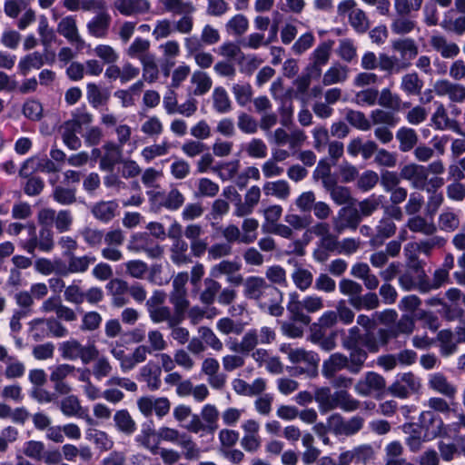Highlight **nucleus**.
<instances>
[{
	"mask_svg": "<svg viewBox=\"0 0 465 465\" xmlns=\"http://www.w3.org/2000/svg\"><path fill=\"white\" fill-rule=\"evenodd\" d=\"M232 93L236 103L242 106H246L252 100V87L247 82H238L232 85Z\"/></svg>",
	"mask_w": 465,
	"mask_h": 465,
	"instance_id": "nucleus-18",
	"label": "nucleus"
},
{
	"mask_svg": "<svg viewBox=\"0 0 465 465\" xmlns=\"http://www.w3.org/2000/svg\"><path fill=\"white\" fill-rule=\"evenodd\" d=\"M418 29L417 21L411 15L394 16L391 24V30L397 35H406Z\"/></svg>",
	"mask_w": 465,
	"mask_h": 465,
	"instance_id": "nucleus-11",
	"label": "nucleus"
},
{
	"mask_svg": "<svg viewBox=\"0 0 465 465\" xmlns=\"http://www.w3.org/2000/svg\"><path fill=\"white\" fill-rule=\"evenodd\" d=\"M384 199L383 195L376 196L375 194H371L369 198L364 199L363 201L359 203L360 213L361 216H370L372 214L374 211H376L379 206L381 204L382 200Z\"/></svg>",
	"mask_w": 465,
	"mask_h": 465,
	"instance_id": "nucleus-42",
	"label": "nucleus"
},
{
	"mask_svg": "<svg viewBox=\"0 0 465 465\" xmlns=\"http://www.w3.org/2000/svg\"><path fill=\"white\" fill-rule=\"evenodd\" d=\"M314 43V36L312 33H305L302 35L296 42L292 45V51L296 54H302L310 49Z\"/></svg>",
	"mask_w": 465,
	"mask_h": 465,
	"instance_id": "nucleus-56",
	"label": "nucleus"
},
{
	"mask_svg": "<svg viewBox=\"0 0 465 465\" xmlns=\"http://www.w3.org/2000/svg\"><path fill=\"white\" fill-rule=\"evenodd\" d=\"M349 359L342 353L336 352L330 356V358L323 361L322 375L327 378H332L337 371L347 368Z\"/></svg>",
	"mask_w": 465,
	"mask_h": 465,
	"instance_id": "nucleus-10",
	"label": "nucleus"
},
{
	"mask_svg": "<svg viewBox=\"0 0 465 465\" xmlns=\"http://www.w3.org/2000/svg\"><path fill=\"white\" fill-rule=\"evenodd\" d=\"M380 182L386 192H391L400 183L401 176L396 172L382 170Z\"/></svg>",
	"mask_w": 465,
	"mask_h": 465,
	"instance_id": "nucleus-52",
	"label": "nucleus"
},
{
	"mask_svg": "<svg viewBox=\"0 0 465 465\" xmlns=\"http://www.w3.org/2000/svg\"><path fill=\"white\" fill-rule=\"evenodd\" d=\"M191 68L187 64H180L172 73V81L170 88H178L183 81L189 76Z\"/></svg>",
	"mask_w": 465,
	"mask_h": 465,
	"instance_id": "nucleus-53",
	"label": "nucleus"
},
{
	"mask_svg": "<svg viewBox=\"0 0 465 465\" xmlns=\"http://www.w3.org/2000/svg\"><path fill=\"white\" fill-rule=\"evenodd\" d=\"M433 90L439 96L448 95L452 102L461 103L465 100V85L440 79L433 84Z\"/></svg>",
	"mask_w": 465,
	"mask_h": 465,
	"instance_id": "nucleus-3",
	"label": "nucleus"
},
{
	"mask_svg": "<svg viewBox=\"0 0 465 465\" xmlns=\"http://www.w3.org/2000/svg\"><path fill=\"white\" fill-rule=\"evenodd\" d=\"M350 352L348 370L351 373H359L368 358V353L365 350L361 348L359 345H354L353 348L348 349Z\"/></svg>",
	"mask_w": 465,
	"mask_h": 465,
	"instance_id": "nucleus-25",
	"label": "nucleus"
},
{
	"mask_svg": "<svg viewBox=\"0 0 465 465\" xmlns=\"http://www.w3.org/2000/svg\"><path fill=\"white\" fill-rule=\"evenodd\" d=\"M204 283L206 285V288L201 293L200 300L203 303L210 305L214 302L215 295L217 292L221 289V284L211 278H206L204 280Z\"/></svg>",
	"mask_w": 465,
	"mask_h": 465,
	"instance_id": "nucleus-43",
	"label": "nucleus"
},
{
	"mask_svg": "<svg viewBox=\"0 0 465 465\" xmlns=\"http://www.w3.org/2000/svg\"><path fill=\"white\" fill-rule=\"evenodd\" d=\"M337 53L342 60L350 63L356 56V47L351 40L342 39L340 41Z\"/></svg>",
	"mask_w": 465,
	"mask_h": 465,
	"instance_id": "nucleus-51",
	"label": "nucleus"
},
{
	"mask_svg": "<svg viewBox=\"0 0 465 465\" xmlns=\"http://www.w3.org/2000/svg\"><path fill=\"white\" fill-rule=\"evenodd\" d=\"M331 45L328 43L321 44L313 52V63L308 68L315 72V77H320L322 74L321 67L326 64L330 59Z\"/></svg>",
	"mask_w": 465,
	"mask_h": 465,
	"instance_id": "nucleus-13",
	"label": "nucleus"
},
{
	"mask_svg": "<svg viewBox=\"0 0 465 465\" xmlns=\"http://www.w3.org/2000/svg\"><path fill=\"white\" fill-rule=\"evenodd\" d=\"M375 163L381 166L394 167L397 163V154L385 149H380L375 156Z\"/></svg>",
	"mask_w": 465,
	"mask_h": 465,
	"instance_id": "nucleus-64",
	"label": "nucleus"
},
{
	"mask_svg": "<svg viewBox=\"0 0 465 465\" xmlns=\"http://www.w3.org/2000/svg\"><path fill=\"white\" fill-rule=\"evenodd\" d=\"M212 98L213 107L215 108L217 113L226 114L230 111L232 107V102L229 98L226 90L223 87H215L213 89Z\"/></svg>",
	"mask_w": 465,
	"mask_h": 465,
	"instance_id": "nucleus-26",
	"label": "nucleus"
},
{
	"mask_svg": "<svg viewBox=\"0 0 465 465\" xmlns=\"http://www.w3.org/2000/svg\"><path fill=\"white\" fill-rule=\"evenodd\" d=\"M423 87V81L417 73H408L401 77V89L409 95H418Z\"/></svg>",
	"mask_w": 465,
	"mask_h": 465,
	"instance_id": "nucleus-20",
	"label": "nucleus"
},
{
	"mask_svg": "<svg viewBox=\"0 0 465 465\" xmlns=\"http://www.w3.org/2000/svg\"><path fill=\"white\" fill-rule=\"evenodd\" d=\"M429 385L431 389L439 391L440 393L449 398H453L456 393L455 387L450 384L446 377L440 372L435 373L431 376L429 381Z\"/></svg>",
	"mask_w": 465,
	"mask_h": 465,
	"instance_id": "nucleus-23",
	"label": "nucleus"
},
{
	"mask_svg": "<svg viewBox=\"0 0 465 465\" xmlns=\"http://www.w3.org/2000/svg\"><path fill=\"white\" fill-rule=\"evenodd\" d=\"M225 29L230 35L242 36L249 29V20L244 15L236 14L226 22Z\"/></svg>",
	"mask_w": 465,
	"mask_h": 465,
	"instance_id": "nucleus-22",
	"label": "nucleus"
},
{
	"mask_svg": "<svg viewBox=\"0 0 465 465\" xmlns=\"http://www.w3.org/2000/svg\"><path fill=\"white\" fill-rule=\"evenodd\" d=\"M45 64L44 55L39 52L31 53L23 57L18 63V68L23 75H26L32 69H39Z\"/></svg>",
	"mask_w": 465,
	"mask_h": 465,
	"instance_id": "nucleus-24",
	"label": "nucleus"
},
{
	"mask_svg": "<svg viewBox=\"0 0 465 465\" xmlns=\"http://www.w3.org/2000/svg\"><path fill=\"white\" fill-rule=\"evenodd\" d=\"M92 121V118H72L68 121L64 122L63 125L60 126V130H63L64 133L74 134L82 132L83 124H88Z\"/></svg>",
	"mask_w": 465,
	"mask_h": 465,
	"instance_id": "nucleus-55",
	"label": "nucleus"
},
{
	"mask_svg": "<svg viewBox=\"0 0 465 465\" xmlns=\"http://www.w3.org/2000/svg\"><path fill=\"white\" fill-rule=\"evenodd\" d=\"M80 349L81 343L74 339L71 341H64L59 346L62 357L67 360L77 359Z\"/></svg>",
	"mask_w": 465,
	"mask_h": 465,
	"instance_id": "nucleus-46",
	"label": "nucleus"
},
{
	"mask_svg": "<svg viewBox=\"0 0 465 465\" xmlns=\"http://www.w3.org/2000/svg\"><path fill=\"white\" fill-rule=\"evenodd\" d=\"M102 322L101 315L96 312H86L82 321L81 330L82 331H94L96 330Z\"/></svg>",
	"mask_w": 465,
	"mask_h": 465,
	"instance_id": "nucleus-61",
	"label": "nucleus"
},
{
	"mask_svg": "<svg viewBox=\"0 0 465 465\" xmlns=\"http://www.w3.org/2000/svg\"><path fill=\"white\" fill-rule=\"evenodd\" d=\"M418 425L424 430L422 441H429L437 437H448L442 419L433 411H422L420 414Z\"/></svg>",
	"mask_w": 465,
	"mask_h": 465,
	"instance_id": "nucleus-1",
	"label": "nucleus"
},
{
	"mask_svg": "<svg viewBox=\"0 0 465 465\" xmlns=\"http://www.w3.org/2000/svg\"><path fill=\"white\" fill-rule=\"evenodd\" d=\"M440 25L446 32L462 35L465 34V15L457 17L445 15Z\"/></svg>",
	"mask_w": 465,
	"mask_h": 465,
	"instance_id": "nucleus-27",
	"label": "nucleus"
},
{
	"mask_svg": "<svg viewBox=\"0 0 465 465\" xmlns=\"http://www.w3.org/2000/svg\"><path fill=\"white\" fill-rule=\"evenodd\" d=\"M270 93L274 100L281 101L283 107L286 106V104L291 103V100L286 97L283 81L280 77L272 83Z\"/></svg>",
	"mask_w": 465,
	"mask_h": 465,
	"instance_id": "nucleus-54",
	"label": "nucleus"
},
{
	"mask_svg": "<svg viewBox=\"0 0 465 465\" xmlns=\"http://www.w3.org/2000/svg\"><path fill=\"white\" fill-rule=\"evenodd\" d=\"M292 279L297 288L301 291H305L312 285V274L306 269L298 268L292 273Z\"/></svg>",
	"mask_w": 465,
	"mask_h": 465,
	"instance_id": "nucleus-45",
	"label": "nucleus"
},
{
	"mask_svg": "<svg viewBox=\"0 0 465 465\" xmlns=\"http://www.w3.org/2000/svg\"><path fill=\"white\" fill-rule=\"evenodd\" d=\"M46 324L49 335L52 334L54 337L61 338L67 335V329L55 318L51 317L48 319L45 318H35L29 322L31 325V330H33L37 325Z\"/></svg>",
	"mask_w": 465,
	"mask_h": 465,
	"instance_id": "nucleus-17",
	"label": "nucleus"
},
{
	"mask_svg": "<svg viewBox=\"0 0 465 465\" xmlns=\"http://www.w3.org/2000/svg\"><path fill=\"white\" fill-rule=\"evenodd\" d=\"M248 155L253 158H263L267 155V146L261 139H252L247 147Z\"/></svg>",
	"mask_w": 465,
	"mask_h": 465,
	"instance_id": "nucleus-63",
	"label": "nucleus"
},
{
	"mask_svg": "<svg viewBox=\"0 0 465 465\" xmlns=\"http://www.w3.org/2000/svg\"><path fill=\"white\" fill-rule=\"evenodd\" d=\"M54 199L61 204H71L76 201L75 190L56 186L53 193Z\"/></svg>",
	"mask_w": 465,
	"mask_h": 465,
	"instance_id": "nucleus-50",
	"label": "nucleus"
},
{
	"mask_svg": "<svg viewBox=\"0 0 465 465\" xmlns=\"http://www.w3.org/2000/svg\"><path fill=\"white\" fill-rule=\"evenodd\" d=\"M393 51L401 54V61L398 69H407L411 66V61L418 55L419 48L412 38H400L391 43Z\"/></svg>",
	"mask_w": 465,
	"mask_h": 465,
	"instance_id": "nucleus-2",
	"label": "nucleus"
},
{
	"mask_svg": "<svg viewBox=\"0 0 465 465\" xmlns=\"http://www.w3.org/2000/svg\"><path fill=\"white\" fill-rule=\"evenodd\" d=\"M379 182V175L376 172L368 170L361 173L357 181L358 188L362 192L372 189Z\"/></svg>",
	"mask_w": 465,
	"mask_h": 465,
	"instance_id": "nucleus-44",
	"label": "nucleus"
},
{
	"mask_svg": "<svg viewBox=\"0 0 465 465\" xmlns=\"http://www.w3.org/2000/svg\"><path fill=\"white\" fill-rule=\"evenodd\" d=\"M378 95V89L366 88L356 93L353 100L358 105L373 106L377 103Z\"/></svg>",
	"mask_w": 465,
	"mask_h": 465,
	"instance_id": "nucleus-40",
	"label": "nucleus"
},
{
	"mask_svg": "<svg viewBox=\"0 0 465 465\" xmlns=\"http://www.w3.org/2000/svg\"><path fill=\"white\" fill-rule=\"evenodd\" d=\"M151 4L148 0H127L120 5L118 11L125 16L143 15L150 10Z\"/></svg>",
	"mask_w": 465,
	"mask_h": 465,
	"instance_id": "nucleus-21",
	"label": "nucleus"
},
{
	"mask_svg": "<svg viewBox=\"0 0 465 465\" xmlns=\"http://www.w3.org/2000/svg\"><path fill=\"white\" fill-rule=\"evenodd\" d=\"M339 217L344 222L343 227L356 230L362 220L359 210L351 206L342 207L339 211Z\"/></svg>",
	"mask_w": 465,
	"mask_h": 465,
	"instance_id": "nucleus-28",
	"label": "nucleus"
},
{
	"mask_svg": "<svg viewBox=\"0 0 465 465\" xmlns=\"http://www.w3.org/2000/svg\"><path fill=\"white\" fill-rule=\"evenodd\" d=\"M314 399L319 403V409L322 413H326L335 409V404H332L333 395H331V390L328 387L317 389Z\"/></svg>",
	"mask_w": 465,
	"mask_h": 465,
	"instance_id": "nucleus-32",
	"label": "nucleus"
},
{
	"mask_svg": "<svg viewBox=\"0 0 465 465\" xmlns=\"http://www.w3.org/2000/svg\"><path fill=\"white\" fill-rule=\"evenodd\" d=\"M110 98V92L102 88L95 83H88L86 84V99L88 103L94 108L105 106Z\"/></svg>",
	"mask_w": 465,
	"mask_h": 465,
	"instance_id": "nucleus-8",
	"label": "nucleus"
},
{
	"mask_svg": "<svg viewBox=\"0 0 465 465\" xmlns=\"http://www.w3.org/2000/svg\"><path fill=\"white\" fill-rule=\"evenodd\" d=\"M111 20V15L107 12H100L88 22V33L97 38H105L108 35Z\"/></svg>",
	"mask_w": 465,
	"mask_h": 465,
	"instance_id": "nucleus-6",
	"label": "nucleus"
},
{
	"mask_svg": "<svg viewBox=\"0 0 465 465\" xmlns=\"http://www.w3.org/2000/svg\"><path fill=\"white\" fill-rule=\"evenodd\" d=\"M143 66V79L147 83H154L159 77V70L154 56L144 57L141 62Z\"/></svg>",
	"mask_w": 465,
	"mask_h": 465,
	"instance_id": "nucleus-38",
	"label": "nucleus"
},
{
	"mask_svg": "<svg viewBox=\"0 0 465 465\" xmlns=\"http://www.w3.org/2000/svg\"><path fill=\"white\" fill-rule=\"evenodd\" d=\"M173 31L172 22L168 19L157 21L153 30V35L156 40L168 37Z\"/></svg>",
	"mask_w": 465,
	"mask_h": 465,
	"instance_id": "nucleus-62",
	"label": "nucleus"
},
{
	"mask_svg": "<svg viewBox=\"0 0 465 465\" xmlns=\"http://www.w3.org/2000/svg\"><path fill=\"white\" fill-rule=\"evenodd\" d=\"M191 84L194 86L193 90V94L201 96L212 89L213 80L206 72L196 70L191 76Z\"/></svg>",
	"mask_w": 465,
	"mask_h": 465,
	"instance_id": "nucleus-12",
	"label": "nucleus"
},
{
	"mask_svg": "<svg viewBox=\"0 0 465 465\" xmlns=\"http://www.w3.org/2000/svg\"><path fill=\"white\" fill-rule=\"evenodd\" d=\"M94 54L105 64H115L119 59L118 53L109 45H98L94 49Z\"/></svg>",
	"mask_w": 465,
	"mask_h": 465,
	"instance_id": "nucleus-41",
	"label": "nucleus"
},
{
	"mask_svg": "<svg viewBox=\"0 0 465 465\" xmlns=\"http://www.w3.org/2000/svg\"><path fill=\"white\" fill-rule=\"evenodd\" d=\"M57 32L72 45H82L84 43L78 31L76 19L73 15H67L60 20Z\"/></svg>",
	"mask_w": 465,
	"mask_h": 465,
	"instance_id": "nucleus-4",
	"label": "nucleus"
},
{
	"mask_svg": "<svg viewBox=\"0 0 465 465\" xmlns=\"http://www.w3.org/2000/svg\"><path fill=\"white\" fill-rule=\"evenodd\" d=\"M262 189L266 195L272 194L280 199H286L290 195V186L285 180L267 182Z\"/></svg>",
	"mask_w": 465,
	"mask_h": 465,
	"instance_id": "nucleus-30",
	"label": "nucleus"
},
{
	"mask_svg": "<svg viewBox=\"0 0 465 465\" xmlns=\"http://www.w3.org/2000/svg\"><path fill=\"white\" fill-rule=\"evenodd\" d=\"M377 102L380 106L392 112H400L402 108H409V104L402 103L400 96L389 88H383L379 92Z\"/></svg>",
	"mask_w": 465,
	"mask_h": 465,
	"instance_id": "nucleus-9",
	"label": "nucleus"
},
{
	"mask_svg": "<svg viewBox=\"0 0 465 465\" xmlns=\"http://www.w3.org/2000/svg\"><path fill=\"white\" fill-rule=\"evenodd\" d=\"M229 9L230 5L225 0H207L206 14L210 16H223Z\"/></svg>",
	"mask_w": 465,
	"mask_h": 465,
	"instance_id": "nucleus-49",
	"label": "nucleus"
},
{
	"mask_svg": "<svg viewBox=\"0 0 465 465\" xmlns=\"http://www.w3.org/2000/svg\"><path fill=\"white\" fill-rule=\"evenodd\" d=\"M161 5L168 13L174 15H193L196 8L191 1L186 0H160Z\"/></svg>",
	"mask_w": 465,
	"mask_h": 465,
	"instance_id": "nucleus-16",
	"label": "nucleus"
},
{
	"mask_svg": "<svg viewBox=\"0 0 465 465\" xmlns=\"http://www.w3.org/2000/svg\"><path fill=\"white\" fill-rule=\"evenodd\" d=\"M313 78H316L315 72L306 67L303 73L293 81L296 94L304 95L308 92Z\"/></svg>",
	"mask_w": 465,
	"mask_h": 465,
	"instance_id": "nucleus-37",
	"label": "nucleus"
},
{
	"mask_svg": "<svg viewBox=\"0 0 465 465\" xmlns=\"http://www.w3.org/2000/svg\"><path fill=\"white\" fill-rule=\"evenodd\" d=\"M331 196L338 205L345 203L352 205L356 202V199L351 197L350 189L345 186L333 188V190H331Z\"/></svg>",
	"mask_w": 465,
	"mask_h": 465,
	"instance_id": "nucleus-48",
	"label": "nucleus"
},
{
	"mask_svg": "<svg viewBox=\"0 0 465 465\" xmlns=\"http://www.w3.org/2000/svg\"><path fill=\"white\" fill-rule=\"evenodd\" d=\"M336 407H341L346 411H355L359 407V401L351 399V395L345 390L335 391L333 394V402Z\"/></svg>",
	"mask_w": 465,
	"mask_h": 465,
	"instance_id": "nucleus-34",
	"label": "nucleus"
},
{
	"mask_svg": "<svg viewBox=\"0 0 465 465\" xmlns=\"http://www.w3.org/2000/svg\"><path fill=\"white\" fill-rule=\"evenodd\" d=\"M244 285V295L249 299H260L262 288H271L273 292L279 293L282 297V292L279 289L274 286L268 285L265 280L262 277L250 276L245 280Z\"/></svg>",
	"mask_w": 465,
	"mask_h": 465,
	"instance_id": "nucleus-7",
	"label": "nucleus"
},
{
	"mask_svg": "<svg viewBox=\"0 0 465 465\" xmlns=\"http://www.w3.org/2000/svg\"><path fill=\"white\" fill-rule=\"evenodd\" d=\"M184 202L183 195L179 192L178 189H172L166 199L160 203L157 206L152 205V211L157 213L161 207H165L169 210H177L179 209Z\"/></svg>",
	"mask_w": 465,
	"mask_h": 465,
	"instance_id": "nucleus-31",
	"label": "nucleus"
},
{
	"mask_svg": "<svg viewBox=\"0 0 465 465\" xmlns=\"http://www.w3.org/2000/svg\"><path fill=\"white\" fill-rule=\"evenodd\" d=\"M118 203L115 201L99 202L92 208L93 215L103 223L110 222L115 216Z\"/></svg>",
	"mask_w": 465,
	"mask_h": 465,
	"instance_id": "nucleus-15",
	"label": "nucleus"
},
{
	"mask_svg": "<svg viewBox=\"0 0 465 465\" xmlns=\"http://www.w3.org/2000/svg\"><path fill=\"white\" fill-rule=\"evenodd\" d=\"M150 45L151 43L149 40L137 37L126 49L125 54L130 58L138 59L142 62L144 57L153 56V54H148Z\"/></svg>",
	"mask_w": 465,
	"mask_h": 465,
	"instance_id": "nucleus-19",
	"label": "nucleus"
},
{
	"mask_svg": "<svg viewBox=\"0 0 465 465\" xmlns=\"http://www.w3.org/2000/svg\"><path fill=\"white\" fill-rule=\"evenodd\" d=\"M81 409L80 401L74 395H70L61 401V411L66 416H74Z\"/></svg>",
	"mask_w": 465,
	"mask_h": 465,
	"instance_id": "nucleus-57",
	"label": "nucleus"
},
{
	"mask_svg": "<svg viewBox=\"0 0 465 465\" xmlns=\"http://www.w3.org/2000/svg\"><path fill=\"white\" fill-rule=\"evenodd\" d=\"M267 41L264 33L253 32L242 38L240 44L244 49L258 50L268 46L270 43Z\"/></svg>",
	"mask_w": 465,
	"mask_h": 465,
	"instance_id": "nucleus-33",
	"label": "nucleus"
},
{
	"mask_svg": "<svg viewBox=\"0 0 465 465\" xmlns=\"http://www.w3.org/2000/svg\"><path fill=\"white\" fill-rule=\"evenodd\" d=\"M45 188V182L39 176L29 177L24 183V193L28 196L39 195Z\"/></svg>",
	"mask_w": 465,
	"mask_h": 465,
	"instance_id": "nucleus-47",
	"label": "nucleus"
},
{
	"mask_svg": "<svg viewBox=\"0 0 465 465\" xmlns=\"http://www.w3.org/2000/svg\"><path fill=\"white\" fill-rule=\"evenodd\" d=\"M349 123L357 129L367 131L371 128V124H377L385 123L391 125L396 124V118H371L372 122L369 118H346Z\"/></svg>",
	"mask_w": 465,
	"mask_h": 465,
	"instance_id": "nucleus-39",
	"label": "nucleus"
},
{
	"mask_svg": "<svg viewBox=\"0 0 465 465\" xmlns=\"http://www.w3.org/2000/svg\"><path fill=\"white\" fill-rule=\"evenodd\" d=\"M45 444L42 441L29 440L25 443L24 453L25 456L40 460L43 458Z\"/></svg>",
	"mask_w": 465,
	"mask_h": 465,
	"instance_id": "nucleus-60",
	"label": "nucleus"
},
{
	"mask_svg": "<svg viewBox=\"0 0 465 465\" xmlns=\"http://www.w3.org/2000/svg\"><path fill=\"white\" fill-rule=\"evenodd\" d=\"M114 420L117 429L125 434L130 435L136 430L135 422L127 410L117 411L114 416Z\"/></svg>",
	"mask_w": 465,
	"mask_h": 465,
	"instance_id": "nucleus-29",
	"label": "nucleus"
},
{
	"mask_svg": "<svg viewBox=\"0 0 465 465\" xmlns=\"http://www.w3.org/2000/svg\"><path fill=\"white\" fill-rule=\"evenodd\" d=\"M350 25L358 33H365L370 27L369 19L362 9L357 8L349 14Z\"/></svg>",
	"mask_w": 465,
	"mask_h": 465,
	"instance_id": "nucleus-35",
	"label": "nucleus"
},
{
	"mask_svg": "<svg viewBox=\"0 0 465 465\" xmlns=\"http://www.w3.org/2000/svg\"><path fill=\"white\" fill-rule=\"evenodd\" d=\"M349 68L341 64L331 66L323 74L322 84L326 86L341 84L347 80Z\"/></svg>",
	"mask_w": 465,
	"mask_h": 465,
	"instance_id": "nucleus-14",
	"label": "nucleus"
},
{
	"mask_svg": "<svg viewBox=\"0 0 465 465\" xmlns=\"http://www.w3.org/2000/svg\"><path fill=\"white\" fill-rule=\"evenodd\" d=\"M201 41L205 45H213L217 44L220 39L219 31L211 25H205L201 33Z\"/></svg>",
	"mask_w": 465,
	"mask_h": 465,
	"instance_id": "nucleus-59",
	"label": "nucleus"
},
{
	"mask_svg": "<svg viewBox=\"0 0 465 465\" xmlns=\"http://www.w3.org/2000/svg\"><path fill=\"white\" fill-rule=\"evenodd\" d=\"M150 241V234L146 232L134 233L131 237L128 249L131 251L140 252L147 247Z\"/></svg>",
	"mask_w": 465,
	"mask_h": 465,
	"instance_id": "nucleus-58",
	"label": "nucleus"
},
{
	"mask_svg": "<svg viewBox=\"0 0 465 465\" xmlns=\"http://www.w3.org/2000/svg\"><path fill=\"white\" fill-rule=\"evenodd\" d=\"M430 45L443 58H453L460 54V47L456 43L449 42L440 34L432 35L430 38Z\"/></svg>",
	"mask_w": 465,
	"mask_h": 465,
	"instance_id": "nucleus-5",
	"label": "nucleus"
},
{
	"mask_svg": "<svg viewBox=\"0 0 465 465\" xmlns=\"http://www.w3.org/2000/svg\"><path fill=\"white\" fill-rule=\"evenodd\" d=\"M397 139L400 141V150L408 152L413 148L417 143V135L414 130L402 127L396 134Z\"/></svg>",
	"mask_w": 465,
	"mask_h": 465,
	"instance_id": "nucleus-36",
	"label": "nucleus"
}]
</instances>
